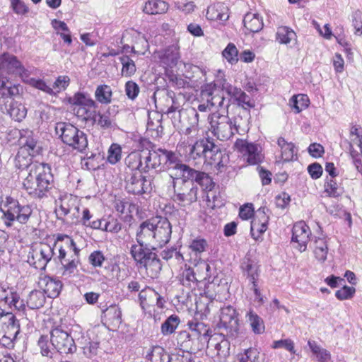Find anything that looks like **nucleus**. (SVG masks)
I'll list each match as a JSON object with an SVG mask.
<instances>
[{
	"instance_id": "6e6552de",
	"label": "nucleus",
	"mask_w": 362,
	"mask_h": 362,
	"mask_svg": "<svg viewBox=\"0 0 362 362\" xmlns=\"http://www.w3.org/2000/svg\"><path fill=\"white\" fill-rule=\"evenodd\" d=\"M0 344L4 347L12 348L20 332V324L12 313H5L4 310L0 312Z\"/></svg>"
},
{
	"instance_id": "412c9836",
	"label": "nucleus",
	"mask_w": 362,
	"mask_h": 362,
	"mask_svg": "<svg viewBox=\"0 0 362 362\" xmlns=\"http://www.w3.org/2000/svg\"><path fill=\"white\" fill-rule=\"evenodd\" d=\"M58 249L59 255L57 256V259L62 262L65 259L66 255L71 251H77V247L75 242L67 235L58 234L54 243L51 245Z\"/></svg>"
},
{
	"instance_id": "c03bdc74",
	"label": "nucleus",
	"mask_w": 362,
	"mask_h": 362,
	"mask_svg": "<svg viewBox=\"0 0 362 362\" xmlns=\"http://www.w3.org/2000/svg\"><path fill=\"white\" fill-rule=\"evenodd\" d=\"M81 214L82 216L81 218L79 217L77 223H81L83 226L89 227L94 230H98L101 228L103 219L97 218L91 221L90 219L93 216L88 209H83Z\"/></svg>"
},
{
	"instance_id": "bb28decb",
	"label": "nucleus",
	"mask_w": 362,
	"mask_h": 362,
	"mask_svg": "<svg viewBox=\"0 0 362 362\" xmlns=\"http://www.w3.org/2000/svg\"><path fill=\"white\" fill-rule=\"evenodd\" d=\"M188 325L192 337L196 338L201 344L197 346V349H204L209 340V329L206 325L199 322H190Z\"/></svg>"
},
{
	"instance_id": "0e129e2a",
	"label": "nucleus",
	"mask_w": 362,
	"mask_h": 362,
	"mask_svg": "<svg viewBox=\"0 0 362 362\" xmlns=\"http://www.w3.org/2000/svg\"><path fill=\"white\" fill-rule=\"evenodd\" d=\"M197 275L198 276V279H206L210 277V269L211 267L209 264L205 261H200L196 264Z\"/></svg>"
},
{
	"instance_id": "f3484780",
	"label": "nucleus",
	"mask_w": 362,
	"mask_h": 362,
	"mask_svg": "<svg viewBox=\"0 0 362 362\" xmlns=\"http://www.w3.org/2000/svg\"><path fill=\"white\" fill-rule=\"evenodd\" d=\"M173 175L176 177L187 178L192 182L194 181L204 190L211 191L214 187V182L207 173L196 170L183 163L180 166L179 173H173Z\"/></svg>"
},
{
	"instance_id": "69168bd1",
	"label": "nucleus",
	"mask_w": 362,
	"mask_h": 362,
	"mask_svg": "<svg viewBox=\"0 0 362 362\" xmlns=\"http://www.w3.org/2000/svg\"><path fill=\"white\" fill-rule=\"evenodd\" d=\"M349 151L351 157H354L355 153H360L362 155V135L351 138Z\"/></svg>"
},
{
	"instance_id": "f03ea898",
	"label": "nucleus",
	"mask_w": 362,
	"mask_h": 362,
	"mask_svg": "<svg viewBox=\"0 0 362 362\" xmlns=\"http://www.w3.org/2000/svg\"><path fill=\"white\" fill-rule=\"evenodd\" d=\"M52 179L48 165L35 163L23 180V188L32 197L42 199L50 189Z\"/></svg>"
},
{
	"instance_id": "6ab92c4d",
	"label": "nucleus",
	"mask_w": 362,
	"mask_h": 362,
	"mask_svg": "<svg viewBox=\"0 0 362 362\" xmlns=\"http://www.w3.org/2000/svg\"><path fill=\"white\" fill-rule=\"evenodd\" d=\"M0 110L4 114L8 115L17 122L22 121L27 115V109L22 103L11 100V98L0 99Z\"/></svg>"
},
{
	"instance_id": "f257e3e1",
	"label": "nucleus",
	"mask_w": 362,
	"mask_h": 362,
	"mask_svg": "<svg viewBox=\"0 0 362 362\" xmlns=\"http://www.w3.org/2000/svg\"><path fill=\"white\" fill-rule=\"evenodd\" d=\"M172 227L169 221L162 216H156L144 221L136 234L139 245L131 247V255L139 269H144L148 275L156 277L161 270V264L156 254L152 251L161 247L170 239Z\"/></svg>"
},
{
	"instance_id": "9d476101",
	"label": "nucleus",
	"mask_w": 362,
	"mask_h": 362,
	"mask_svg": "<svg viewBox=\"0 0 362 362\" xmlns=\"http://www.w3.org/2000/svg\"><path fill=\"white\" fill-rule=\"evenodd\" d=\"M56 205L55 211L58 218L67 216L71 223H77L81 216V201L76 196L72 194L61 196L56 201Z\"/></svg>"
},
{
	"instance_id": "3c124183",
	"label": "nucleus",
	"mask_w": 362,
	"mask_h": 362,
	"mask_svg": "<svg viewBox=\"0 0 362 362\" xmlns=\"http://www.w3.org/2000/svg\"><path fill=\"white\" fill-rule=\"evenodd\" d=\"M119 61L122 64V75L125 77H130L134 75L136 71L134 62L128 56L124 55L119 57Z\"/></svg>"
},
{
	"instance_id": "b1692460",
	"label": "nucleus",
	"mask_w": 362,
	"mask_h": 362,
	"mask_svg": "<svg viewBox=\"0 0 362 362\" xmlns=\"http://www.w3.org/2000/svg\"><path fill=\"white\" fill-rule=\"evenodd\" d=\"M39 287L43 291L44 294H47L49 298H57L62 288L61 281L49 276L40 277L38 281Z\"/></svg>"
},
{
	"instance_id": "7c9ffc66",
	"label": "nucleus",
	"mask_w": 362,
	"mask_h": 362,
	"mask_svg": "<svg viewBox=\"0 0 362 362\" xmlns=\"http://www.w3.org/2000/svg\"><path fill=\"white\" fill-rule=\"evenodd\" d=\"M206 16L211 21H223L228 19V8L223 3H216L208 7Z\"/></svg>"
},
{
	"instance_id": "0eeeda50",
	"label": "nucleus",
	"mask_w": 362,
	"mask_h": 362,
	"mask_svg": "<svg viewBox=\"0 0 362 362\" xmlns=\"http://www.w3.org/2000/svg\"><path fill=\"white\" fill-rule=\"evenodd\" d=\"M67 101L72 107V111L81 121H88L93 117L96 103L91 98L89 94L83 92L75 93L67 98Z\"/></svg>"
},
{
	"instance_id": "423d86ee",
	"label": "nucleus",
	"mask_w": 362,
	"mask_h": 362,
	"mask_svg": "<svg viewBox=\"0 0 362 362\" xmlns=\"http://www.w3.org/2000/svg\"><path fill=\"white\" fill-rule=\"evenodd\" d=\"M173 180L174 199L182 206L190 205L197 200L198 188L194 182L180 177L173 178V175H168Z\"/></svg>"
},
{
	"instance_id": "473e14b6",
	"label": "nucleus",
	"mask_w": 362,
	"mask_h": 362,
	"mask_svg": "<svg viewBox=\"0 0 362 362\" xmlns=\"http://www.w3.org/2000/svg\"><path fill=\"white\" fill-rule=\"evenodd\" d=\"M276 40L281 45H288L297 41V35L293 29L288 26H280L276 33Z\"/></svg>"
},
{
	"instance_id": "338daca9",
	"label": "nucleus",
	"mask_w": 362,
	"mask_h": 362,
	"mask_svg": "<svg viewBox=\"0 0 362 362\" xmlns=\"http://www.w3.org/2000/svg\"><path fill=\"white\" fill-rule=\"evenodd\" d=\"M170 362H191L192 356L189 351L179 350L170 355Z\"/></svg>"
},
{
	"instance_id": "e433bc0d",
	"label": "nucleus",
	"mask_w": 362,
	"mask_h": 362,
	"mask_svg": "<svg viewBox=\"0 0 362 362\" xmlns=\"http://www.w3.org/2000/svg\"><path fill=\"white\" fill-rule=\"evenodd\" d=\"M247 322L256 334H260L264 332V323L263 320L252 309L246 313Z\"/></svg>"
},
{
	"instance_id": "09e8293b",
	"label": "nucleus",
	"mask_w": 362,
	"mask_h": 362,
	"mask_svg": "<svg viewBox=\"0 0 362 362\" xmlns=\"http://www.w3.org/2000/svg\"><path fill=\"white\" fill-rule=\"evenodd\" d=\"M259 353L254 348L245 349L237 355L238 362H260L259 359Z\"/></svg>"
},
{
	"instance_id": "864d4df0",
	"label": "nucleus",
	"mask_w": 362,
	"mask_h": 362,
	"mask_svg": "<svg viewBox=\"0 0 362 362\" xmlns=\"http://www.w3.org/2000/svg\"><path fill=\"white\" fill-rule=\"evenodd\" d=\"M23 81L50 95H54V88L49 85H47L43 80L29 78L28 76L25 78V81Z\"/></svg>"
},
{
	"instance_id": "4d7b16f0",
	"label": "nucleus",
	"mask_w": 362,
	"mask_h": 362,
	"mask_svg": "<svg viewBox=\"0 0 362 362\" xmlns=\"http://www.w3.org/2000/svg\"><path fill=\"white\" fill-rule=\"evenodd\" d=\"M238 50L235 45L233 43H229L222 52L223 57L226 59L227 62L231 64H234L238 62Z\"/></svg>"
},
{
	"instance_id": "774afa93",
	"label": "nucleus",
	"mask_w": 362,
	"mask_h": 362,
	"mask_svg": "<svg viewBox=\"0 0 362 362\" xmlns=\"http://www.w3.org/2000/svg\"><path fill=\"white\" fill-rule=\"evenodd\" d=\"M139 86L132 81H129L125 84V93L128 98L134 100L139 93Z\"/></svg>"
},
{
	"instance_id": "a19ab883",
	"label": "nucleus",
	"mask_w": 362,
	"mask_h": 362,
	"mask_svg": "<svg viewBox=\"0 0 362 362\" xmlns=\"http://www.w3.org/2000/svg\"><path fill=\"white\" fill-rule=\"evenodd\" d=\"M277 144L281 149V158L284 161H291L296 156V151L293 143H288L284 138L280 137L277 141Z\"/></svg>"
},
{
	"instance_id": "2f4dec72",
	"label": "nucleus",
	"mask_w": 362,
	"mask_h": 362,
	"mask_svg": "<svg viewBox=\"0 0 362 362\" xmlns=\"http://www.w3.org/2000/svg\"><path fill=\"white\" fill-rule=\"evenodd\" d=\"M243 23L245 28L251 33H258L264 26L263 20L258 13H247Z\"/></svg>"
},
{
	"instance_id": "49530a36",
	"label": "nucleus",
	"mask_w": 362,
	"mask_h": 362,
	"mask_svg": "<svg viewBox=\"0 0 362 362\" xmlns=\"http://www.w3.org/2000/svg\"><path fill=\"white\" fill-rule=\"evenodd\" d=\"M156 291L149 286L143 288L139 293V300L141 306L144 308L146 305H153L155 303Z\"/></svg>"
},
{
	"instance_id": "ea45409f",
	"label": "nucleus",
	"mask_w": 362,
	"mask_h": 362,
	"mask_svg": "<svg viewBox=\"0 0 362 362\" xmlns=\"http://www.w3.org/2000/svg\"><path fill=\"white\" fill-rule=\"evenodd\" d=\"M146 358L150 362H170V355L160 346L152 347L146 354Z\"/></svg>"
},
{
	"instance_id": "a211bd4d",
	"label": "nucleus",
	"mask_w": 362,
	"mask_h": 362,
	"mask_svg": "<svg viewBox=\"0 0 362 362\" xmlns=\"http://www.w3.org/2000/svg\"><path fill=\"white\" fill-rule=\"evenodd\" d=\"M215 84H207L205 88L202 90V97L206 100L211 108H217L216 112L221 114H228V108L229 107V102L225 103V98L223 96L216 94Z\"/></svg>"
},
{
	"instance_id": "5fc2aeb1",
	"label": "nucleus",
	"mask_w": 362,
	"mask_h": 362,
	"mask_svg": "<svg viewBox=\"0 0 362 362\" xmlns=\"http://www.w3.org/2000/svg\"><path fill=\"white\" fill-rule=\"evenodd\" d=\"M180 282L185 286H191L192 284H195L199 281L197 273L191 267H186L180 275Z\"/></svg>"
},
{
	"instance_id": "13d9d810",
	"label": "nucleus",
	"mask_w": 362,
	"mask_h": 362,
	"mask_svg": "<svg viewBox=\"0 0 362 362\" xmlns=\"http://www.w3.org/2000/svg\"><path fill=\"white\" fill-rule=\"evenodd\" d=\"M308 98L305 95H294L290 100L291 107L296 113L308 106Z\"/></svg>"
},
{
	"instance_id": "7ed1b4c3",
	"label": "nucleus",
	"mask_w": 362,
	"mask_h": 362,
	"mask_svg": "<svg viewBox=\"0 0 362 362\" xmlns=\"http://www.w3.org/2000/svg\"><path fill=\"white\" fill-rule=\"evenodd\" d=\"M144 172L154 169L158 171L173 170L179 173L182 163L178 156L170 151L158 148L155 151H144Z\"/></svg>"
},
{
	"instance_id": "f704fd0d",
	"label": "nucleus",
	"mask_w": 362,
	"mask_h": 362,
	"mask_svg": "<svg viewBox=\"0 0 362 362\" xmlns=\"http://www.w3.org/2000/svg\"><path fill=\"white\" fill-rule=\"evenodd\" d=\"M19 134L20 137L18 141L21 147H25L27 151L35 153L37 141L34 138L33 132L28 129H23L19 132Z\"/></svg>"
},
{
	"instance_id": "052dcab7",
	"label": "nucleus",
	"mask_w": 362,
	"mask_h": 362,
	"mask_svg": "<svg viewBox=\"0 0 362 362\" xmlns=\"http://www.w3.org/2000/svg\"><path fill=\"white\" fill-rule=\"evenodd\" d=\"M325 192L329 197H337L342 194L341 189L332 178L327 180L325 185Z\"/></svg>"
},
{
	"instance_id": "9b49d317",
	"label": "nucleus",
	"mask_w": 362,
	"mask_h": 362,
	"mask_svg": "<svg viewBox=\"0 0 362 362\" xmlns=\"http://www.w3.org/2000/svg\"><path fill=\"white\" fill-rule=\"evenodd\" d=\"M54 247L49 244L40 243L30 247L28 255V262L35 269L45 270L47 264L54 257Z\"/></svg>"
},
{
	"instance_id": "e2e57ef3",
	"label": "nucleus",
	"mask_w": 362,
	"mask_h": 362,
	"mask_svg": "<svg viewBox=\"0 0 362 362\" xmlns=\"http://www.w3.org/2000/svg\"><path fill=\"white\" fill-rule=\"evenodd\" d=\"M192 337V334L188 332L182 331L178 334L177 337V344L181 346L182 349H192L191 339ZM194 349H193V350Z\"/></svg>"
},
{
	"instance_id": "4468645a",
	"label": "nucleus",
	"mask_w": 362,
	"mask_h": 362,
	"mask_svg": "<svg viewBox=\"0 0 362 362\" xmlns=\"http://www.w3.org/2000/svg\"><path fill=\"white\" fill-rule=\"evenodd\" d=\"M50 341L53 348L61 354H72L76 350L73 337L61 327H55L51 329Z\"/></svg>"
},
{
	"instance_id": "2eb2a0df",
	"label": "nucleus",
	"mask_w": 362,
	"mask_h": 362,
	"mask_svg": "<svg viewBox=\"0 0 362 362\" xmlns=\"http://www.w3.org/2000/svg\"><path fill=\"white\" fill-rule=\"evenodd\" d=\"M125 189L133 194H148L152 190L151 178L144 176L140 172L132 173L126 177Z\"/></svg>"
},
{
	"instance_id": "c85d7f7f",
	"label": "nucleus",
	"mask_w": 362,
	"mask_h": 362,
	"mask_svg": "<svg viewBox=\"0 0 362 362\" xmlns=\"http://www.w3.org/2000/svg\"><path fill=\"white\" fill-rule=\"evenodd\" d=\"M243 276L248 280L250 285L257 283L259 276V265L250 258L243 259L241 264Z\"/></svg>"
},
{
	"instance_id": "4c0bfd02",
	"label": "nucleus",
	"mask_w": 362,
	"mask_h": 362,
	"mask_svg": "<svg viewBox=\"0 0 362 362\" xmlns=\"http://www.w3.org/2000/svg\"><path fill=\"white\" fill-rule=\"evenodd\" d=\"M168 9V4L162 0H148L144 7V11L151 15L164 13Z\"/></svg>"
},
{
	"instance_id": "6e6d98bb",
	"label": "nucleus",
	"mask_w": 362,
	"mask_h": 362,
	"mask_svg": "<svg viewBox=\"0 0 362 362\" xmlns=\"http://www.w3.org/2000/svg\"><path fill=\"white\" fill-rule=\"evenodd\" d=\"M189 247L197 256L206 251L209 244L204 238L198 237L190 242Z\"/></svg>"
},
{
	"instance_id": "a878e982",
	"label": "nucleus",
	"mask_w": 362,
	"mask_h": 362,
	"mask_svg": "<svg viewBox=\"0 0 362 362\" xmlns=\"http://www.w3.org/2000/svg\"><path fill=\"white\" fill-rule=\"evenodd\" d=\"M180 47L173 44L158 52V58L161 64L170 68L175 66L180 58Z\"/></svg>"
},
{
	"instance_id": "603ef678",
	"label": "nucleus",
	"mask_w": 362,
	"mask_h": 362,
	"mask_svg": "<svg viewBox=\"0 0 362 362\" xmlns=\"http://www.w3.org/2000/svg\"><path fill=\"white\" fill-rule=\"evenodd\" d=\"M37 345L40 350V353L43 356H47L49 358L52 357V350L54 348H53L51 344L50 337H49L47 335L40 336L37 341Z\"/></svg>"
},
{
	"instance_id": "ddd939ff",
	"label": "nucleus",
	"mask_w": 362,
	"mask_h": 362,
	"mask_svg": "<svg viewBox=\"0 0 362 362\" xmlns=\"http://www.w3.org/2000/svg\"><path fill=\"white\" fill-rule=\"evenodd\" d=\"M0 72L1 75L19 76L23 81L30 76L28 70L17 57L8 52L0 55Z\"/></svg>"
},
{
	"instance_id": "c9c22d12",
	"label": "nucleus",
	"mask_w": 362,
	"mask_h": 362,
	"mask_svg": "<svg viewBox=\"0 0 362 362\" xmlns=\"http://www.w3.org/2000/svg\"><path fill=\"white\" fill-rule=\"evenodd\" d=\"M125 163L131 170H139L140 173L144 171V151L141 153L132 152L125 158Z\"/></svg>"
},
{
	"instance_id": "4be33fe9",
	"label": "nucleus",
	"mask_w": 362,
	"mask_h": 362,
	"mask_svg": "<svg viewBox=\"0 0 362 362\" xmlns=\"http://www.w3.org/2000/svg\"><path fill=\"white\" fill-rule=\"evenodd\" d=\"M310 247L317 261L324 262L327 259L329 249L327 237L325 234L320 233L314 235L311 239Z\"/></svg>"
},
{
	"instance_id": "cd10ccee",
	"label": "nucleus",
	"mask_w": 362,
	"mask_h": 362,
	"mask_svg": "<svg viewBox=\"0 0 362 362\" xmlns=\"http://www.w3.org/2000/svg\"><path fill=\"white\" fill-rule=\"evenodd\" d=\"M23 88L19 84H12L6 75L0 72V99H7L18 95Z\"/></svg>"
},
{
	"instance_id": "a18cd8bd",
	"label": "nucleus",
	"mask_w": 362,
	"mask_h": 362,
	"mask_svg": "<svg viewBox=\"0 0 362 362\" xmlns=\"http://www.w3.org/2000/svg\"><path fill=\"white\" fill-rule=\"evenodd\" d=\"M45 296L41 291H31L27 299V305L30 309H39L45 303Z\"/></svg>"
},
{
	"instance_id": "dca6fc26",
	"label": "nucleus",
	"mask_w": 362,
	"mask_h": 362,
	"mask_svg": "<svg viewBox=\"0 0 362 362\" xmlns=\"http://www.w3.org/2000/svg\"><path fill=\"white\" fill-rule=\"evenodd\" d=\"M234 148L250 165H257L264 158L260 147L247 140L238 139L234 144Z\"/></svg>"
},
{
	"instance_id": "79ce46f5",
	"label": "nucleus",
	"mask_w": 362,
	"mask_h": 362,
	"mask_svg": "<svg viewBox=\"0 0 362 362\" xmlns=\"http://www.w3.org/2000/svg\"><path fill=\"white\" fill-rule=\"evenodd\" d=\"M187 115L189 118L190 126L186 128L185 134L187 135H192V136H196L199 132V113L197 112V110L192 108L187 110Z\"/></svg>"
},
{
	"instance_id": "680f3d73",
	"label": "nucleus",
	"mask_w": 362,
	"mask_h": 362,
	"mask_svg": "<svg viewBox=\"0 0 362 362\" xmlns=\"http://www.w3.org/2000/svg\"><path fill=\"white\" fill-rule=\"evenodd\" d=\"M70 83V78L68 76H59L57 77L52 88H54V95H57L58 93L64 90Z\"/></svg>"
},
{
	"instance_id": "72a5a7b5",
	"label": "nucleus",
	"mask_w": 362,
	"mask_h": 362,
	"mask_svg": "<svg viewBox=\"0 0 362 362\" xmlns=\"http://www.w3.org/2000/svg\"><path fill=\"white\" fill-rule=\"evenodd\" d=\"M34 153L27 151L25 147H21L15 158V166L18 169L29 168L35 163H32V158Z\"/></svg>"
},
{
	"instance_id": "f8f14e48",
	"label": "nucleus",
	"mask_w": 362,
	"mask_h": 362,
	"mask_svg": "<svg viewBox=\"0 0 362 362\" xmlns=\"http://www.w3.org/2000/svg\"><path fill=\"white\" fill-rule=\"evenodd\" d=\"M190 155L196 158L204 156L210 160L211 164L219 165L221 163L222 152L218 146L209 139L197 141L190 149Z\"/></svg>"
},
{
	"instance_id": "aec40b11",
	"label": "nucleus",
	"mask_w": 362,
	"mask_h": 362,
	"mask_svg": "<svg viewBox=\"0 0 362 362\" xmlns=\"http://www.w3.org/2000/svg\"><path fill=\"white\" fill-rule=\"evenodd\" d=\"M311 231L304 221H299L293 225L292 230V241L298 243L300 252H304L307 249V243L309 240Z\"/></svg>"
},
{
	"instance_id": "37998d69",
	"label": "nucleus",
	"mask_w": 362,
	"mask_h": 362,
	"mask_svg": "<svg viewBox=\"0 0 362 362\" xmlns=\"http://www.w3.org/2000/svg\"><path fill=\"white\" fill-rule=\"evenodd\" d=\"M112 91L107 85H100L96 88L95 97L98 102L101 104H109L112 101Z\"/></svg>"
},
{
	"instance_id": "c756f323",
	"label": "nucleus",
	"mask_w": 362,
	"mask_h": 362,
	"mask_svg": "<svg viewBox=\"0 0 362 362\" xmlns=\"http://www.w3.org/2000/svg\"><path fill=\"white\" fill-rule=\"evenodd\" d=\"M80 250L77 248V251H71L67 254H71L70 258L66 259V258L60 262L62 264V276L66 279L71 277L77 269L78 264L79 263L78 254Z\"/></svg>"
},
{
	"instance_id": "de8ad7c7",
	"label": "nucleus",
	"mask_w": 362,
	"mask_h": 362,
	"mask_svg": "<svg viewBox=\"0 0 362 362\" xmlns=\"http://www.w3.org/2000/svg\"><path fill=\"white\" fill-rule=\"evenodd\" d=\"M308 346L320 362H328L331 358L330 353L322 348L314 341H308Z\"/></svg>"
},
{
	"instance_id": "8fccbe9b",
	"label": "nucleus",
	"mask_w": 362,
	"mask_h": 362,
	"mask_svg": "<svg viewBox=\"0 0 362 362\" xmlns=\"http://www.w3.org/2000/svg\"><path fill=\"white\" fill-rule=\"evenodd\" d=\"M180 322L177 315H170L161 325V332L164 335H168L175 332Z\"/></svg>"
},
{
	"instance_id": "39448f33",
	"label": "nucleus",
	"mask_w": 362,
	"mask_h": 362,
	"mask_svg": "<svg viewBox=\"0 0 362 362\" xmlns=\"http://www.w3.org/2000/svg\"><path fill=\"white\" fill-rule=\"evenodd\" d=\"M55 129L60 134L62 141L73 148L82 152L87 148L86 134L74 125L60 122L57 124Z\"/></svg>"
},
{
	"instance_id": "1a4fd4ad",
	"label": "nucleus",
	"mask_w": 362,
	"mask_h": 362,
	"mask_svg": "<svg viewBox=\"0 0 362 362\" xmlns=\"http://www.w3.org/2000/svg\"><path fill=\"white\" fill-rule=\"evenodd\" d=\"M209 120L211 132L219 140H228L238 132L236 124L228 114L213 112Z\"/></svg>"
},
{
	"instance_id": "5701e85b",
	"label": "nucleus",
	"mask_w": 362,
	"mask_h": 362,
	"mask_svg": "<svg viewBox=\"0 0 362 362\" xmlns=\"http://www.w3.org/2000/svg\"><path fill=\"white\" fill-rule=\"evenodd\" d=\"M268 221L269 216L266 214L265 209H258L250 226L251 235L255 240H257L267 230Z\"/></svg>"
},
{
	"instance_id": "bf43d9fd",
	"label": "nucleus",
	"mask_w": 362,
	"mask_h": 362,
	"mask_svg": "<svg viewBox=\"0 0 362 362\" xmlns=\"http://www.w3.org/2000/svg\"><path fill=\"white\" fill-rule=\"evenodd\" d=\"M122 158V148L117 144H112L108 150L107 161L116 164Z\"/></svg>"
},
{
	"instance_id": "20e7f679",
	"label": "nucleus",
	"mask_w": 362,
	"mask_h": 362,
	"mask_svg": "<svg viewBox=\"0 0 362 362\" xmlns=\"http://www.w3.org/2000/svg\"><path fill=\"white\" fill-rule=\"evenodd\" d=\"M0 210L3 214L2 220L7 227L16 224H27L33 214V209L28 204H21L11 197H6L1 204Z\"/></svg>"
},
{
	"instance_id": "393cba45",
	"label": "nucleus",
	"mask_w": 362,
	"mask_h": 362,
	"mask_svg": "<svg viewBox=\"0 0 362 362\" xmlns=\"http://www.w3.org/2000/svg\"><path fill=\"white\" fill-rule=\"evenodd\" d=\"M220 322L230 333L236 332L238 329V320L236 310L230 305L221 308Z\"/></svg>"
},
{
	"instance_id": "58836bf2",
	"label": "nucleus",
	"mask_w": 362,
	"mask_h": 362,
	"mask_svg": "<svg viewBox=\"0 0 362 362\" xmlns=\"http://www.w3.org/2000/svg\"><path fill=\"white\" fill-rule=\"evenodd\" d=\"M89 120L93 121L94 124L103 129L111 128L114 124V119L110 116L108 111L100 113V112H97L95 110L93 117L90 118Z\"/></svg>"
}]
</instances>
